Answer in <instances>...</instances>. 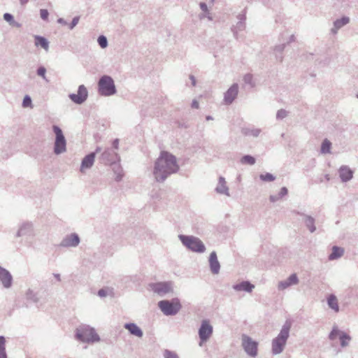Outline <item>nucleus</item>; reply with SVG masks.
<instances>
[{
	"label": "nucleus",
	"instance_id": "obj_1",
	"mask_svg": "<svg viewBox=\"0 0 358 358\" xmlns=\"http://www.w3.org/2000/svg\"><path fill=\"white\" fill-rule=\"evenodd\" d=\"M179 169L176 157L169 152L162 151L155 162L152 174L157 182H163Z\"/></svg>",
	"mask_w": 358,
	"mask_h": 358
},
{
	"label": "nucleus",
	"instance_id": "obj_2",
	"mask_svg": "<svg viewBox=\"0 0 358 358\" xmlns=\"http://www.w3.org/2000/svg\"><path fill=\"white\" fill-rule=\"evenodd\" d=\"M291 326V323L286 321L282 327L278 335L273 339L271 348L273 355H279L284 350L289 336Z\"/></svg>",
	"mask_w": 358,
	"mask_h": 358
},
{
	"label": "nucleus",
	"instance_id": "obj_3",
	"mask_svg": "<svg viewBox=\"0 0 358 358\" xmlns=\"http://www.w3.org/2000/svg\"><path fill=\"white\" fill-rule=\"evenodd\" d=\"M75 337L80 342L87 343L100 341V337L96 333L95 329L86 324L80 325L76 329Z\"/></svg>",
	"mask_w": 358,
	"mask_h": 358
},
{
	"label": "nucleus",
	"instance_id": "obj_4",
	"mask_svg": "<svg viewBox=\"0 0 358 358\" xmlns=\"http://www.w3.org/2000/svg\"><path fill=\"white\" fill-rule=\"evenodd\" d=\"M178 238L183 246L192 252L203 253L206 251L205 245L196 236L180 234Z\"/></svg>",
	"mask_w": 358,
	"mask_h": 358
},
{
	"label": "nucleus",
	"instance_id": "obj_5",
	"mask_svg": "<svg viewBox=\"0 0 358 358\" xmlns=\"http://www.w3.org/2000/svg\"><path fill=\"white\" fill-rule=\"evenodd\" d=\"M98 92L103 96H110L117 92L113 78L108 75L102 76L98 81Z\"/></svg>",
	"mask_w": 358,
	"mask_h": 358
},
{
	"label": "nucleus",
	"instance_id": "obj_6",
	"mask_svg": "<svg viewBox=\"0 0 358 358\" xmlns=\"http://www.w3.org/2000/svg\"><path fill=\"white\" fill-rule=\"evenodd\" d=\"M157 306L166 316L176 315L182 308L180 301L178 298H173L171 300H162L158 302Z\"/></svg>",
	"mask_w": 358,
	"mask_h": 358
},
{
	"label": "nucleus",
	"instance_id": "obj_7",
	"mask_svg": "<svg viewBox=\"0 0 358 358\" xmlns=\"http://www.w3.org/2000/svg\"><path fill=\"white\" fill-rule=\"evenodd\" d=\"M52 131L55 134L54 153L59 155L66 151V141L63 131L57 125H53Z\"/></svg>",
	"mask_w": 358,
	"mask_h": 358
},
{
	"label": "nucleus",
	"instance_id": "obj_8",
	"mask_svg": "<svg viewBox=\"0 0 358 358\" xmlns=\"http://www.w3.org/2000/svg\"><path fill=\"white\" fill-rule=\"evenodd\" d=\"M35 236V231L34 225L31 222H22L19 224L18 229L15 234L17 238H26V239L34 238ZM25 244L31 245V241L26 240Z\"/></svg>",
	"mask_w": 358,
	"mask_h": 358
},
{
	"label": "nucleus",
	"instance_id": "obj_9",
	"mask_svg": "<svg viewBox=\"0 0 358 358\" xmlns=\"http://www.w3.org/2000/svg\"><path fill=\"white\" fill-rule=\"evenodd\" d=\"M151 290L160 296L173 292V283L171 282H159L149 285Z\"/></svg>",
	"mask_w": 358,
	"mask_h": 358
},
{
	"label": "nucleus",
	"instance_id": "obj_10",
	"mask_svg": "<svg viewBox=\"0 0 358 358\" xmlns=\"http://www.w3.org/2000/svg\"><path fill=\"white\" fill-rule=\"evenodd\" d=\"M241 339L242 346L245 352L251 357H256L257 355L258 343L245 334L242 335Z\"/></svg>",
	"mask_w": 358,
	"mask_h": 358
},
{
	"label": "nucleus",
	"instance_id": "obj_11",
	"mask_svg": "<svg viewBox=\"0 0 358 358\" xmlns=\"http://www.w3.org/2000/svg\"><path fill=\"white\" fill-rule=\"evenodd\" d=\"M337 338H339L341 342V347L344 348L348 345L349 342L351 340V337L350 335L346 334L345 332L341 331L338 329L337 326H334L331 331L329 335V339L331 341H334Z\"/></svg>",
	"mask_w": 358,
	"mask_h": 358
},
{
	"label": "nucleus",
	"instance_id": "obj_12",
	"mask_svg": "<svg viewBox=\"0 0 358 358\" xmlns=\"http://www.w3.org/2000/svg\"><path fill=\"white\" fill-rule=\"evenodd\" d=\"M69 99L76 104L83 103L88 97V92L84 85H81L78 88L77 94H70Z\"/></svg>",
	"mask_w": 358,
	"mask_h": 358
},
{
	"label": "nucleus",
	"instance_id": "obj_13",
	"mask_svg": "<svg viewBox=\"0 0 358 358\" xmlns=\"http://www.w3.org/2000/svg\"><path fill=\"white\" fill-rule=\"evenodd\" d=\"M80 243V238L76 233H71L65 236L59 243L62 248H76Z\"/></svg>",
	"mask_w": 358,
	"mask_h": 358
},
{
	"label": "nucleus",
	"instance_id": "obj_14",
	"mask_svg": "<svg viewBox=\"0 0 358 358\" xmlns=\"http://www.w3.org/2000/svg\"><path fill=\"white\" fill-rule=\"evenodd\" d=\"M213 329L208 320L201 322L199 329V336L201 342H206L213 334Z\"/></svg>",
	"mask_w": 358,
	"mask_h": 358
},
{
	"label": "nucleus",
	"instance_id": "obj_15",
	"mask_svg": "<svg viewBox=\"0 0 358 358\" xmlns=\"http://www.w3.org/2000/svg\"><path fill=\"white\" fill-rule=\"evenodd\" d=\"M0 282L3 287L9 289L13 285V276L7 269L0 266Z\"/></svg>",
	"mask_w": 358,
	"mask_h": 358
},
{
	"label": "nucleus",
	"instance_id": "obj_16",
	"mask_svg": "<svg viewBox=\"0 0 358 358\" xmlns=\"http://www.w3.org/2000/svg\"><path fill=\"white\" fill-rule=\"evenodd\" d=\"M238 92V85L236 83L233 84L224 93V101L226 104L230 105L235 100Z\"/></svg>",
	"mask_w": 358,
	"mask_h": 358
},
{
	"label": "nucleus",
	"instance_id": "obj_17",
	"mask_svg": "<svg viewBox=\"0 0 358 358\" xmlns=\"http://www.w3.org/2000/svg\"><path fill=\"white\" fill-rule=\"evenodd\" d=\"M101 159L105 164H115L116 161L120 160V156L112 149H107L102 153Z\"/></svg>",
	"mask_w": 358,
	"mask_h": 358
},
{
	"label": "nucleus",
	"instance_id": "obj_18",
	"mask_svg": "<svg viewBox=\"0 0 358 358\" xmlns=\"http://www.w3.org/2000/svg\"><path fill=\"white\" fill-rule=\"evenodd\" d=\"M237 19L238 22L231 28V31L233 32L234 36L238 39V33L239 31H243L245 28V20L246 16L245 13H240L237 15Z\"/></svg>",
	"mask_w": 358,
	"mask_h": 358
},
{
	"label": "nucleus",
	"instance_id": "obj_19",
	"mask_svg": "<svg viewBox=\"0 0 358 358\" xmlns=\"http://www.w3.org/2000/svg\"><path fill=\"white\" fill-rule=\"evenodd\" d=\"M299 280L296 273H292L286 280L278 282V288L279 290H284L290 286L296 285Z\"/></svg>",
	"mask_w": 358,
	"mask_h": 358
},
{
	"label": "nucleus",
	"instance_id": "obj_20",
	"mask_svg": "<svg viewBox=\"0 0 358 358\" xmlns=\"http://www.w3.org/2000/svg\"><path fill=\"white\" fill-rule=\"evenodd\" d=\"M209 266L213 274H217L220 270V264L217 259V253L213 251L209 256Z\"/></svg>",
	"mask_w": 358,
	"mask_h": 358
},
{
	"label": "nucleus",
	"instance_id": "obj_21",
	"mask_svg": "<svg viewBox=\"0 0 358 358\" xmlns=\"http://www.w3.org/2000/svg\"><path fill=\"white\" fill-rule=\"evenodd\" d=\"M215 190L216 193L219 194H223L227 196H230L229 189L227 185L225 178L222 176L219 177L218 182Z\"/></svg>",
	"mask_w": 358,
	"mask_h": 358
},
{
	"label": "nucleus",
	"instance_id": "obj_22",
	"mask_svg": "<svg viewBox=\"0 0 358 358\" xmlns=\"http://www.w3.org/2000/svg\"><path fill=\"white\" fill-rule=\"evenodd\" d=\"M339 177L343 182L350 181L353 177V171L348 166L343 165L338 170Z\"/></svg>",
	"mask_w": 358,
	"mask_h": 358
},
{
	"label": "nucleus",
	"instance_id": "obj_23",
	"mask_svg": "<svg viewBox=\"0 0 358 358\" xmlns=\"http://www.w3.org/2000/svg\"><path fill=\"white\" fill-rule=\"evenodd\" d=\"M232 288L236 292H246L250 293L255 288V285L248 280H244L240 283L234 285Z\"/></svg>",
	"mask_w": 358,
	"mask_h": 358
},
{
	"label": "nucleus",
	"instance_id": "obj_24",
	"mask_svg": "<svg viewBox=\"0 0 358 358\" xmlns=\"http://www.w3.org/2000/svg\"><path fill=\"white\" fill-rule=\"evenodd\" d=\"M95 152H91L87 155L82 160L80 166V171L84 172L85 169H90L94 162Z\"/></svg>",
	"mask_w": 358,
	"mask_h": 358
},
{
	"label": "nucleus",
	"instance_id": "obj_25",
	"mask_svg": "<svg viewBox=\"0 0 358 358\" xmlns=\"http://www.w3.org/2000/svg\"><path fill=\"white\" fill-rule=\"evenodd\" d=\"M124 327L128 330L130 334L135 336L138 338H141L143 336V332L141 329L135 323H126Z\"/></svg>",
	"mask_w": 358,
	"mask_h": 358
},
{
	"label": "nucleus",
	"instance_id": "obj_26",
	"mask_svg": "<svg viewBox=\"0 0 358 358\" xmlns=\"http://www.w3.org/2000/svg\"><path fill=\"white\" fill-rule=\"evenodd\" d=\"M327 305L329 308L333 310L335 313H338L340 310L337 297L334 294H331L327 297Z\"/></svg>",
	"mask_w": 358,
	"mask_h": 358
},
{
	"label": "nucleus",
	"instance_id": "obj_27",
	"mask_svg": "<svg viewBox=\"0 0 358 358\" xmlns=\"http://www.w3.org/2000/svg\"><path fill=\"white\" fill-rule=\"evenodd\" d=\"M34 43L36 47L40 46L45 51H48L49 49V41L43 36H34Z\"/></svg>",
	"mask_w": 358,
	"mask_h": 358
},
{
	"label": "nucleus",
	"instance_id": "obj_28",
	"mask_svg": "<svg viewBox=\"0 0 358 358\" xmlns=\"http://www.w3.org/2000/svg\"><path fill=\"white\" fill-rule=\"evenodd\" d=\"M301 215L304 217L303 222H304L306 227L310 231V233L315 232L316 230V227L315 225V219L310 215H305V214H301Z\"/></svg>",
	"mask_w": 358,
	"mask_h": 358
},
{
	"label": "nucleus",
	"instance_id": "obj_29",
	"mask_svg": "<svg viewBox=\"0 0 358 358\" xmlns=\"http://www.w3.org/2000/svg\"><path fill=\"white\" fill-rule=\"evenodd\" d=\"M344 254V249L338 246H333L332 252L329 255V260H334L341 257Z\"/></svg>",
	"mask_w": 358,
	"mask_h": 358
},
{
	"label": "nucleus",
	"instance_id": "obj_30",
	"mask_svg": "<svg viewBox=\"0 0 358 358\" xmlns=\"http://www.w3.org/2000/svg\"><path fill=\"white\" fill-rule=\"evenodd\" d=\"M242 134L245 136L258 137L262 132L261 129L255 127H246L242 129Z\"/></svg>",
	"mask_w": 358,
	"mask_h": 358
},
{
	"label": "nucleus",
	"instance_id": "obj_31",
	"mask_svg": "<svg viewBox=\"0 0 358 358\" xmlns=\"http://www.w3.org/2000/svg\"><path fill=\"white\" fill-rule=\"evenodd\" d=\"M25 297L27 300L31 301L34 303H37L39 302L38 293L34 292L33 289L30 288L26 291Z\"/></svg>",
	"mask_w": 358,
	"mask_h": 358
},
{
	"label": "nucleus",
	"instance_id": "obj_32",
	"mask_svg": "<svg viewBox=\"0 0 358 358\" xmlns=\"http://www.w3.org/2000/svg\"><path fill=\"white\" fill-rule=\"evenodd\" d=\"M331 143L327 138L323 140L320 152L322 154H329L331 152Z\"/></svg>",
	"mask_w": 358,
	"mask_h": 358
},
{
	"label": "nucleus",
	"instance_id": "obj_33",
	"mask_svg": "<svg viewBox=\"0 0 358 358\" xmlns=\"http://www.w3.org/2000/svg\"><path fill=\"white\" fill-rule=\"evenodd\" d=\"M350 22V18L346 16L342 17L341 19H337L334 22V27H338L339 29L348 24Z\"/></svg>",
	"mask_w": 358,
	"mask_h": 358
},
{
	"label": "nucleus",
	"instance_id": "obj_34",
	"mask_svg": "<svg viewBox=\"0 0 358 358\" xmlns=\"http://www.w3.org/2000/svg\"><path fill=\"white\" fill-rule=\"evenodd\" d=\"M0 358H7L6 351V338L3 336H0Z\"/></svg>",
	"mask_w": 358,
	"mask_h": 358
},
{
	"label": "nucleus",
	"instance_id": "obj_35",
	"mask_svg": "<svg viewBox=\"0 0 358 358\" xmlns=\"http://www.w3.org/2000/svg\"><path fill=\"white\" fill-rule=\"evenodd\" d=\"M285 48V43L278 45L274 48V52L275 54L276 59H278L280 62L282 60V52H283Z\"/></svg>",
	"mask_w": 358,
	"mask_h": 358
},
{
	"label": "nucleus",
	"instance_id": "obj_36",
	"mask_svg": "<svg viewBox=\"0 0 358 358\" xmlns=\"http://www.w3.org/2000/svg\"><path fill=\"white\" fill-rule=\"evenodd\" d=\"M256 162V159L254 157L246 155L241 157V163L242 164H249V165H254Z\"/></svg>",
	"mask_w": 358,
	"mask_h": 358
},
{
	"label": "nucleus",
	"instance_id": "obj_37",
	"mask_svg": "<svg viewBox=\"0 0 358 358\" xmlns=\"http://www.w3.org/2000/svg\"><path fill=\"white\" fill-rule=\"evenodd\" d=\"M113 170L116 175L115 178V180L117 182L120 181L123 177L122 168L117 164H114Z\"/></svg>",
	"mask_w": 358,
	"mask_h": 358
},
{
	"label": "nucleus",
	"instance_id": "obj_38",
	"mask_svg": "<svg viewBox=\"0 0 358 358\" xmlns=\"http://www.w3.org/2000/svg\"><path fill=\"white\" fill-rule=\"evenodd\" d=\"M259 178L264 182H271L275 179V177L270 173H266L264 174H260Z\"/></svg>",
	"mask_w": 358,
	"mask_h": 358
},
{
	"label": "nucleus",
	"instance_id": "obj_39",
	"mask_svg": "<svg viewBox=\"0 0 358 358\" xmlns=\"http://www.w3.org/2000/svg\"><path fill=\"white\" fill-rule=\"evenodd\" d=\"M97 43L101 48H106L108 46L107 38L103 35H101L98 37Z\"/></svg>",
	"mask_w": 358,
	"mask_h": 358
},
{
	"label": "nucleus",
	"instance_id": "obj_40",
	"mask_svg": "<svg viewBox=\"0 0 358 358\" xmlns=\"http://www.w3.org/2000/svg\"><path fill=\"white\" fill-rule=\"evenodd\" d=\"M164 358H179L178 354L176 352L170 350H164L163 352Z\"/></svg>",
	"mask_w": 358,
	"mask_h": 358
},
{
	"label": "nucleus",
	"instance_id": "obj_41",
	"mask_svg": "<svg viewBox=\"0 0 358 358\" xmlns=\"http://www.w3.org/2000/svg\"><path fill=\"white\" fill-rule=\"evenodd\" d=\"M243 81L245 84L249 85L251 87H255V83H253V77L252 74H245L243 77Z\"/></svg>",
	"mask_w": 358,
	"mask_h": 358
},
{
	"label": "nucleus",
	"instance_id": "obj_42",
	"mask_svg": "<svg viewBox=\"0 0 358 358\" xmlns=\"http://www.w3.org/2000/svg\"><path fill=\"white\" fill-rule=\"evenodd\" d=\"M22 106L23 108L32 107V101L29 95H25Z\"/></svg>",
	"mask_w": 358,
	"mask_h": 358
},
{
	"label": "nucleus",
	"instance_id": "obj_43",
	"mask_svg": "<svg viewBox=\"0 0 358 358\" xmlns=\"http://www.w3.org/2000/svg\"><path fill=\"white\" fill-rule=\"evenodd\" d=\"M36 73H37V75L42 77L43 80H45L47 82L48 81L45 76L46 69L44 66H41L38 67L36 71Z\"/></svg>",
	"mask_w": 358,
	"mask_h": 358
},
{
	"label": "nucleus",
	"instance_id": "obj_44",
	"mask_svg": "<svg viewBox=\"0 0 358 358\" xmlns=\"http://www.w3.org/2000/svg\"><path fill=\"white\" fill-rule=\"evenodd\" d=\"M287 116V112L284 109H280L276 113L277 120H282Z\"/></svg>",
	"mask_w": 358,
	"mask_h": 358
},
{
	"label": "nucleus",
	"instance_id": "obj_45",
	"mask_svg": "<svg viewBox=\"0 0 358 358\" xmlns=\"http://www.w3.org/2000/svg\"><path fill=\"white\" fill-rule=\"evenodd\" d=\"M40 15L42 20H48L49 16V12L47 9H41Z\"/></svg>",
	"mask_w": 358,
	"mask_h": 358
},
{
	"label": "nucleus",
	"instance_id": "obj_46",
	"mask_svg": "<svg viewBox=\"0 0 358 358\" xmlns=\"http://www.w3.org/2000/svg\"><path fill=\"white\" fill-rule=\"evenodd\" d=\"M80 17L76 16L73 18L71 22L69 24V29L72 30L79 22Z\"/></svg>",
	"mask_w": 358,
	"mask_h": 358
},
{
	"label": "nucleus",
	"instance_id": "obj_47",
	"mask_svg": "<svg viewBox=\"0 0 358 358\" xmlns=\"http://www.w3.org/2000/svg\"><path fill=\"white\" fill-rule=\"evenodd\" d=\"M199 17L201 19L206 17L210 21L213 20L212 14L210 13V11L208 10V12H205V13H203L202 14H201Z\"/></svg>",
	"mask_w": 358,
	"mask_h": 358
},
{
	"label": "nucleus",
	"instance_id": "obj_48",
	"mask_svg": "<svg viewBox=\"0 0 358 358\" xmlns=\"http://www.w3.org/2000/svg\"><path fill=\"white\" fill-rule=\"evenodd\" d=\"M3 19H4V20H6V22H8L9 23H11L14 21L13 15H11L10 13H6L3 15Z\"/></svg>",
	"mask_w": 358,
	"mask_h": 358
},
{
	"label": "nucleus",
	"instance_id": "obj_49",
	"mask_svg": "<svg viewBox=\"0 0 358 358\" xmlns=\"http://www.w3.org/2000/svg\"><path fill=\"white\" fill-rule=\"evenodd\" d=\"M288 193V189L287 187H283L280 189V192L278 193V196L280 199L287 195Z\"/></svg>",
	"mask_w": 358,
	"mask_h": 358
},
{
	"label": "nucleus",
	"instance_id": "obj_50",
	"mask_svg": "<svg viewBox=\"0 0 358 358\" xmlns=\"http://www.w3.org/2000/svg\"><path fill=\"white\" fill-rule=\"evenodd\" d=\"M199 6H200V8L201 9V10L205 13V12H208V6L207 4L205 3V2H201L199 3Z\"/></svg>",
	"mask_w": 358,
	"mask_h": 358
},
{
	"label": "nucleus",
	"instance_id": "obj_51",
	"mask_svg": "<svg viewBox=\"0 0 358 358\" xmlns=\"http://www.w3.org/2000/svg\"><path fill=\"white\" fill-rule=\"evenodd\" d=\"M107 291L105 289H100L98 291V296L100 297H105L107 296Z\"/></svg>",
	"mask_w": 358,
	"mask_h": 358
},
{
	"label": "nucleus",
	"instance_id": "obj_52",
	"mask_svg": "<svg viewBox=\"0 0 358 358\" xmlns=\"http://www.w3.org/2000/svg\"><path fill=\"white\" fill-rule=\"evenodd\" d=\"M269 199L271 201V202H276L277 201H278L279 199H280V198L279 197L278 194V195H271L270 197H269Z\"/></svg>",
	"mask_w": 358,
	"mask_h": 358
},
{
	"label": "nucleus",
	"instance_id": "obj_53",
	"mask_svg": "<svg viewBox=\"0 0 358 358\" xmlns=\"http://www.w3.org/2000/svg\"><path fill=\"white\" fill-rule=\"evenodd\" d=\"M112 145H113V148L115 150H117L119 148V139L118 138L114 139Z\"/></svg>",
	"mask_w": 358,
	"mask_h": 358
},
{
	"label": "nucleus",
	"instance_id": "obj_54",
	"mask_svg": "<svg viewBox=\"0 0 358 358\" xmlns=\"http://www.w3.org/2000/svg\"><path fill=\"white\" fill-rule=\"evenodd\" d=\"M192 107L194 108H199V102L196 99H194L192 101Z\"/></svg>",
	"mask_w": 358,
	"mask_h": 358
},
{
	"label": "nucleus",
	"instance_id": "obj_55",
	"mask_svg": "<svg viewBox=\"0 0 358 358\" xmlns=\"http://www.w3.org/2000/svg\"><path fill=\"white\" fill-rule=\"evenodd\" d=\"M57 22L59 24H63V25L67 24V22L64 18H62V17H59V18L57 19Z\"/></svg>",
	"mask_w": 358,
	"mask_h": 358
},
{
	"label": "nucleus",
	"instance_id": "obj_56",
	"mask_svg": "<svg viewBox=\"0 0 358 358\" xmlns=\"http://www.w3.org/2000/svg\"><path fill=\"white\" fill-rule=\"evenodd\" d=\"M339 30V29L336 27H333L331 29V33L332 34H336L338 31Z\"/></svg>",
	"mask_w": 358,
	"mask_h": 358
},
{
	"label": "nucleus",
	"instance_id": "obj_57",
	"mask_svg": "<svg viewBox=\"0 0 358 358\" xmlns=\"http://www.w3.org/2000/svg\"><path fill=\"white\" fill-rule=\"evenodd\" d=\"M189 79L192 80V85L193 86H195L196 85V80H195V78L194 76L191 75L189 76Z\"/></svg>",
	"mask_w": 358,
	"mask_h": 358
},
{
	"label": "nucleus",
	"instance_id": "obj_58",
	"mask_svg": "<svg viewBox=\"0 0 358 358\" xmlns=\"http://www.w3.org/2000/svg\"><path fill=\"white\" fill-rule=\"evenodd\" d=\"M54 277L56 278V280L58 281V282H60L61 281V276H60V274L59 273H54L53 274Z\"/></svg>",
	"mask_w": 358,
	"mask_h": 358
},
{
	"label": "nucleus",
	"instance_id": "obj_59",
	"mask_svg": "<svg viewBox=\"0 0 358 358\" xmlns=\"http://www.w3.org/2000/svg\"><path fill=\"white\" fill-rule=\"evenodd\" d=\"M295 41V36L294 34H292L290 36H289V41L287 42V43H292L293 41Z\"/></svg>",
	"mask_w": 358,
	"mask_h": 358
},
{
	"label": "nucleus",
	"instance_id": "obj_60",
	"mask_svg": "<svg viewBox=\"0 0 358 358\" xmlns=\"http://www.w3.org/2000/svg\"><path fill=\"white\" fill-rule=\"evenodd\" d=\"M22 5H24L28 3L29 0H19Z\"/></svg>",
	"mask_w": 358,
	"mask_h": 358
},
{
	"label": "nucleus",
	"instance_id": "obj_61",
	"mask_svg": "<svg viewBox=\"0 0 358 358\" xmlns=\"http://www.w3.org/2000/svg\"><path fill=\"white\" fill-rule=\"evenodd\" d=\"M324 178L327 181H329L330 180V176L329 174H326L324 176Z\"/></svg>",
	"mask_w": 358,
	"mask_h": 358
},
{
	"label": "nucleus",
	"instance_id": "obj_62",
	"mask_svg": "<svg viewBox=\"0 0 358 358\" xmlns=\"http://www.w3.org/2000/svg\"><path fill=\"white\" fill-rule=\"evenodd\" d=\"M206 120H213V117L210 115H207L206 117Z\"/></svg>",
	"mask_w": 358,
	"mask_h": 358
},
{
	"label": "nucleus",
	"instance_id": "obj_63",
	"mask_svg": "<svg viewBox=\"0 0 358 358\" xmlns=\"http://www.w3.org/2000/svg\"><path fill=\"white\" fill-rule=\"evenodd\" d=\"M100 150H101V148H97L96 149V151L94 152H95V154H96V152H99Z\"/></svg>",
	"mask_w": 358,
	"mask_h": 358
},
{
	"label": "nucleus",
	"instance_id": "obj_64",
	"mask_svg": "<svg viewBox=\"0 0 358 358\" xmlns=\"http://www.w3.org/2000/svg\"><path fill=\"white\" fill-rule=\"evenodd\" d=\"M214 1H215V0H211L212 3H213V2H214Z\"/></svg>",
	"mask_w": 358,
	"mask_h": 358
}]
</instances>
